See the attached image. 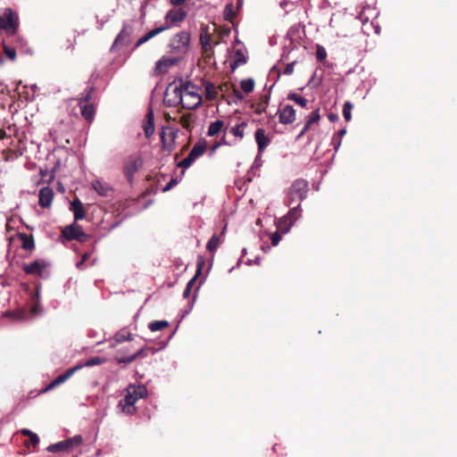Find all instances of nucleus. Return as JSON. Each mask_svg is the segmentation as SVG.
<instances>
[{"instance_id":"60","label":"nucleus","mask_w":457,"mask_h":457,"mask_svg":"<svg viewBox=\"0 0 457 457\" xmlns=\"http://www.w3.org/2000/svg\"><path fill=\"white\" fill-rule=\"evenodd\" d=\"M24 247H25V248H29L30 246H29V245L25 244V245H24Z\"/></svg>"},{"instance_id":"21","label":"nucleus","mask_w":457,"mask_h":457,"mask_svg":"<svg viewBox=\"0 0 457 457\" xmlns=\"http://www.w3.org/2000/svg\"><path fill=\"white\" fill-rule=\"evenodd\" d=\"M247 58L241 49H237L234 53L233 62L230 64L232 71H235L238 66L246 63Z\"/></svg>"},{"instance_id":"59","label":"nucleus","mask_w":457,"mask_h":457,"mask_svg":"<svg viewBox=\"0 0 457 457\" xmlns=\"http://www.w3.org/2000/svg\"><path fill=\"white\" fill-rule=\"evenodd\" d=\"M172 183H173V187H174L178 183L177 179H173Z\"/></svg>"},{"instance_id":"3","label":"nucleus","mask_w":457,"mask_h":457,"mask_svg":"<svg viewBox=\"0 0 457 457\" xmlns=\"http://www.w3.org/2000/svg\"><path fill=\"white\" fill-rule=\"evenodd\" d=\"M173 92L179 97L183 108L192 110L196 108L202 103V97L197 92V88L190 82L181 84L179 88L176 87Z\"/></svg>"},{"instance_id":"25","label":"nucleus","mask_w":457,"mask_h":457,"mask_svg":"<svg viewBox=\"0 0 457 457\" xmlns=\"http://www.w3.org/2000/svg\"><path fill=\"white\" fill-rule=\"evenodd\" d=\"M224 128V121L221 120H217L212 122L208 128L207 135L209 137L216 136L220 131Z\"/></svg>"},{"instance_id":"32","label":"nucleus","mask_w":457,"mask_h":457,"mask_svg":"<svg viewBox=\"0 0 457 457\" xmlns=\"http://www.w3.org/2000/svg\"><path fill=\"white\" fill-rule=\"evenodd\" d=\"M169 326V322L167 320H156L150 322L148 328L151 331L155 332L163 329Z\"/></svg>"},{"instance_id":"14","label":"nucleus","mask_w":457,"mask_h":457,"mask_svg":"<svg viewBox=\"0 0 457 457\" xmlns=\"http://www.w3.org/2000/svg\"><path fill=\"white\" fill-rule=\"evenodd\" d=\"M54 198L53 189L49 187H45L39 191V205L47 208L51 205Z\"/></svg>"},{"instance_id":"33","label":"nucleus","mask_w":457,"mask_h":457,"mask_svg":"<svg viewBox=\"0 0 457 457\" xmlns=\"http://www.w3.org/2000/svg\"><path fill=\"white\" fill-rule=\"evenodd\" d=\"M240 87L245 93L249 94L254 89V80L253 79H243L240 82Z\"/></svg>"},{"instance_id":"20","label":"nucleus","mask_w":457,"mask_h":457,"mask_svg":"<svg viewBox=\"0 0 457 457\" xmlns=\"http://www.w3.org/2000/svg\"><path fill=\"white\" fill-rule=\"evenodd\" d=\"M171 67V59L168 57H162L160 59L154 68L155 74H162L167 72Z\"/></svg>"},{"instance_id":"48","label":"nucleus","mask_w":457,"mask_h":457,"mask_svg":"<svg viewBox=\"0 0 457 457\" xmlns=\"http://www.w3.org/2000/svg\"><path fill=\"white\" fill-rule=\"evenodd\" d=\"M332 145H334V149L336 151H337V149L339 148V146L341 145V138L334 136L332 138Z\"/></svg>"},{"instance_id":"34","label":"nucleus","mask_w":457,"mask_h":457,"mask_svg":"<svg viewBox=\"0 0 457 457\" xmlns=\"http://www.w3.org/2000/svg\"><path fill=\"white\" fill-rule=\"evenodd\" d=\"M247 126L245 122H241L231 128L230 133H232L235 137L243 138L245 135V129Z\"/></svg>"},{"instance_id":"37","label":"nucleus","mask_w":457,"mask_h":457,"mask_svg":"<svg viewBox=\"0 0 457 457\" xmlns=\"http://www.w3.org/2000/svg\"><path fill=\"white\" fill-rule=\"evenodd\" d=\"M21 434H22L23 436H28L31 441V443L33 444V445H37L38 443H39V437L37 436V434H35L34 432H32L31 430L28 429V428H22L21 431Z\"/></svg>"},{"instance_id":"53","label":"nucleus","mask_w":457,"mask_h":457,"mask_svg":"<svg viewBox=\"0 0 457 457\" xmlns=\"http://www.w3.org/2000/svg\"><path fill=\"white\" fill-rule=\"evenodd\" d=\"M345 133H346V129H340V130L337 131L336 137H337L339 138H342V137H344Z\"/></svg>"},{"instance_id":"8","label":"nucleus","mask_w":457,"mask_h":457,"mask_svg":"<svg viewBox=\"0 0 457 457\" xmlns=\"http://www.w3.org/2000/svg\"><path fill=\"white\" fill-rule=\"evenodd\" d=\"M62 235L68 240L76 239L80 242H85L87 238V236L83 232L82 228L76 223L65 227L62 230Z\"/></svg>"},{"instance_id":"58","label":"nucleus","mask_w":457,"mask_h":457,"mask_svg":"<svg viewBox=\"0 0 457 457\" xmlns=\"http://www.w3.org/2000/svg\"><path fill=\"white\" fill-rule=\"evenodd\" d=\"M220 143H219V144L214 145L212 146V152H214V151L216 150V148L220 146Z\"/></svg>"},{"instance_id":"51","label":"nucleus","mask_w":457,"mask_h":457,"mask_svg":"<svg viewBox=\"0 0 457 457\" xmlns=\"http://www.w3.org/2000/svg\"><path fill=\"white\" fill-rule=\"evenodd\" d=\"M187 0H173V7H178L186 3Z\"/></svg>"},{"instance_id":"50","label":"nucleus","mask_w":457,"mask_h":457,"mask_svg":"<svg viewBox=\"0 0 457 457\" xmlns=\"http://www.w3.org/2000/svg\"><path fill=\"white\" fill-rule=\"evenodd\" d=\"M87 258H88V253H85V254L83 255L82 260L77 263V267H78L79 269H81V267H82V265H83L84 262H85Z\"/></svg>"},{"instance_id":"43","label":"nucleus","mask_w":457,"mask_h":457,"mask_svg":"<svg viewBox=\"0 0 457 457\" xmlns=\"http://www.w3.org/2000/svg\"><path fill=\"white\" fill-rule=\"evenodd\" d=\"M4 53L12 61L16 58V52L13 48L4 46Z\"/></svg>"},{"instance_id":"36","label":"nucleus","mask_w":457,"mask_h":457,"mask_svg":"<svg viewBox=\"0 0 457 457\" xmlns=\"http://www.w3.org/2000/svg\"><path fill=\"white\" fill-rule=\"evenodd\" d=\"M234 6L232 3L228 4L225 6L223 16L226 21H231L235 17Z\"/></svg>"},{"instance_id":"22","label":"nucleus","mask_w":457,"mask_h":457,"mask_svg":"<svg viewBox=\"0 0 457 457\" xmlns=\"http://www.w3.org/2000/svg\"><path fill=\"white\" fill-rule=\"evenodd\" d=\"M320 119V112H319V109L318 110H315L313 111L308 117H307V120L303 126V129H302L300 135H299V137L303 136L311 128V126L317 122Z\"/></svg>"},{"instance_id":"31","label":"nucleus","mask_w":457,"mask_h":457,"mask_svg":"<svg viewBox=\"0 0 457 457\" xmlns=\"http://www.w3.org/2000/svg\"><path fill=\"white\" fill-rule=\"evenodd\" d=\"M287 99L294 101L295 104H299L302 107H305L308 103V100L306 98L295 93H289L287 95Z\"/></svg>"},{"instance_id":"2","label":"nucleus","mask_w":457,"mask_h":457,"mask_svg":"<svg viewBox=\"0 0 457 457\" xmlns=\"http://www.w3.org/2000/svg\"><path fill=\"white\" fill-rule=\"evenodd\" d=\"M147 395V388L141 384H130L124 391L123 398L119 402L118 407L121 412L132 415L137 411L135 403Z\"/></svg>"},{"instance_id":"41","label":"nucleus","mask_w":457,"mask_h":457,"mask_svg":"<svg viewBox=\"0 0 457 457\" xmlns=\"http://www.w3.org/2000/svg\"><path fill=\"white\" fill-rule=\"evenodd\" d=\"M316 57L320 62H324L327 58L326 49L320 45H318L316 47Z\"/></svg>"},{"instance_id":"16","label":"nucleus","mask_w":457,"mask_h":457,"mask_svg":"<svg viewBox=\"0 0 457 457\" xmlns=\"http://www.w3.org/2000/svg\"><path fill=\"white\" fill-rule=\"evenodd\" d=\"M71 210L74 213V219L75 220H81L85 218V208L83 206V204L79 199H74L71 203Z\"/></svg>"},{"instance_id":"40","label":"nucleus","mask_w":457,"mask_h":457,"mask_svg":"<svg viewBox=\"0 0 457 457\" xmlns=\"http://www.w3.org/2000/svg\"><path fill=\"white\" fill-rule=\"evenodd\" d=\"M62 450H66L64 440L58 442L56 444L50 445L47 447V451L50 453H55V452L62 451Z\"/></svg>"},{"instance_id":"11","label":"nucleus","mask_w":457,"mask_h":457,"mask_svg":"<svg viewBox=\"0 0 457 457\" xmlns=\"http://www.w3.org/2000/svg\"><path fill=\"white\" fill-rule=\"evenodd\" d=\"M278 120L282 124H291L295 120V111L292 105H285L278 111Z\"/></svg>"},{"instance_id":"57","label":"nucleus","mask_w":457,"mask_h":457,"mask_svg":"<svg viewBox=\"0 0 457 457\" xmlns=\"http://www.w3.org/2000/svg\"><path fill=\"white\" fill-rule=\"evenodd\" d=\"M171 15V10H170L169 12H167L166 15H165V18L166 19H169Z\"/></svg>"},{"instance_id":"39","label":"nucleus","mask_w":457,"mask_h":457,"mask_svg":"<svg viewBox=\"0 0 457 457\" xmlns=\"http://www.w3.org/2000/svg\"><path fill=\"white\" fill-rule=\"evenodd\" d=\"M105 361L104 358L96 356L89 360H87L84 364H81L82 367H92L96 365H100Z\"/></svg>"},{"instance_id":"49","label":"nucleus","mask_w":457,"mask_h":457,"mask_svg":"<svg viewBox=\"0 0 457 457\" xmlns=\"http://www.w3.org/2000/svg\"><path fill=\"white\" fill-rule=\"evenodd\" d=\"M146 42H147V40H146L145 36H143V37H141L137 41V43H136V45H135V47L137 48V47L140 46L141 45H143V44H145V43H146Z\"/></svg>"},{"instance_id":"56","label":"nucleus","mask_w":457,"mask_h":457,"mask_svg":"<svg viewBox=\"0 0 457 457\" xmlns=\"http://www.w3.org/2000/svg\"><path fill=\"white\" fill-rule=\"evenodd\" d=\"M192 283H193V280H191V281L188 283V285H187V289L185 290V292H184V295H187V293L189 292V290H190V289H189V286H190Z\"/></svg>"},{"instance_id":"38","label":"nucleus","mask_w":457,"mask_h":457,"mask_svg":"<svg viewBox=\"0 0 457 457\" xmlns=\"http://www.w3.org/2000/svg\"><path fill=\"white\" fill-rule=\"evenodd\" d=\"M353 104L350 102H345L343 106V116L346 121H349L352 118V110Z\"/></svg>"},{"instance_id":"29","label":"nucleus","mask_w":457,"mask_h":457,"mask_svg":"<svg viewBox=\"0 0 457 457\" xmlns=\"http://www.w3.org/2000/svg\"><path fill=\"white\" fill-rule=\"evenodd\" d=\"M187 16V11L183 7H173V25L177 22L182 21Z\"/></svg>"},{"instance_id":"61","label":"nucleus","mask_w":457,"mask_h":457,"mask_svg":"<svg viewBox=\"0 0 457 457\" xmlns=\"http://www.w3.org/2000/svg\"><path fill=\"white\" fill-rule=\"evenodd\" d=\"M165 117H166L167 119H169V117H170L169 113H165Z\"/></svg>"},{"instance_id":"19","label":"nucleus","mask_w":457,"mask_h":457,"mask_svg":"<svg viewBox=\"0 0 457 457\" xmlns=\"http://www.w3.org/2000/svg\"><path fill=\"white\" fill-rule=\"evenodd\" d=\"M45 265L38 261H35L29 264L23 265V270L28 274L41 275L44 271Z\"/></svg>"},{"instance_id":"12","label":"nucleus","mask_w":457,"mask_h":457,"mask_svg":"<svg viewBox=\"0 0 457 457\" xmlns=\"http://www.w3.org/2000/svg\"><path fill=\"white\" fill-rule=\"evenodd\" d=\"M254 138L258 145V152L260 154L262 153L271 142L269 135L262 128H259L255 130Z\"/></svg>"},{"instance_id":"10","label":"nucleus","mask_w":457,"mask_h":457,"mask_svg":"<svg viewBox=\"0 0 457 457\" xmlns=\"http://www.w3.org/2000/svg\"><path fill=\"white\" fill-rule=\"evenodd\" d=\"M81 368H82V366H75L71 369H69L63 374H62V375L58 376L56 378H54L42 392L46 393L51 389H54L57 386L62 384L67 379H69L75 373V371L80 370Z\"/></svg>"},{"instance_id":"7","label":"nucleus","mask_w":457,"mask_h":457,"mask_svg":"<svg viewBox=\"0 0 457 457\" xmlns=\"http://www.w3.org/2000/svg\"><path fill=\"white\" fill-rule=\"evenodd\" d=\"M206 145L204 142H197L191 151L189 152L188 155L180 161L177 166L179 168L187 169L188 168L199 156L203 155L205 152Z\"/></svg>"},{"instance_id":"54","label":"nucleus","mask_w":457,"mask_h":457,"mask_svg":"<svg viewBox=\"0 0 457 457\" xmlns=\"http://www.w3.org/2000/svg\"><path fill=\"white\" fill-rule=\"evenodd\" d=\"M201 43H202L203 48L206 51L207 47L210 46L208 40L204 41L203 37H201Z\"/></svg>"},{"instance_id":"28","label":"nucleus","mask_w":457,"mask_h":457,"mask_svg":"<svg viewBox=\"0 0 457 457\" xmlns=\"http://www.w3.org/2000/svg\"><path fill=\"white\" fill-rule=\"evenodd\" d=\"M82 116L88 121H92L95 116V108L91 104H85L81 107Z\"/></svg>"},{"instance_id":"17","label":"nucleus","mask_w":457,"mask_h":457,"mask_svg":"<svg viewBox=\"0 0 457 457\" xmlns=\"http://www.w3.org/2000/svg\"><path fill=\"white\" fill-rule=\"evenodd\" d=\"M270 99V92L265 95H261L259 96L257 103L254 105V107H255L254 112L259 115L265 112L266 109L269 105Z\"/></svg>"},{"instance_id":"5","label":"nucleus","mask_w":457,"mask_h":457,"mask_svg":"<svg viewBox=\"0 0 457 457\" xmlns=\"http://www.w3.org/2000/svg\"><path fill=\"white\" fill-rule=\"evenodd\" d=\"M190 38L187 31H180L173 37V64L188 51Z\"/></svg>"},{"instance_id":"4","label":"nucleus","mask_w":457,"mask_h":457,"mask_svg":"<svg viewBox=\"0 0 457 457\" xmlns=\"http://www.w3.org/2000/svg\"><path fill=\"white\" fill-rule=\"evenodd\" d=\"M308 191L309 186L306 180L302 179L295 180L287 191V205L290 206L294 203L300 204V202L306 198Z\"/></svg>"},{"instance_id":"52","label":"nucleus","mask_w":457,"mask_h":457,"mask_svg":"<svg viewBox=\"0 0 457 457\" xmlns=\"http://www.w3.org/2000/svg\"><path fill=\"white\" fill-rule=\"evenodd\" d=\"M170 189H171V179H170V180L166 183V185H165V187H163L162 191H163V192H166V191H169V190H170Z\"/></svg>"},{"instance_id":"55","label":"nucleus","mask_w":457,"mask_h":457,"mask_svg":"<svg viewBox=\"0 0 457 457\" xmlns=\"http://www.w3.org/2000/svg\"><path fill=\"white\" fill-rule=\"evenodd\" d=\"M328 119H329V120H331V121H335V120H337V114H334V113H330V114L328 115Z\"/></svg>"},{"instance_id":"47","label":"nucleus","mask_w":457,"mask_h":457,"mask_svg":"<svg viewBox=\"0 0 457 457\" xmlns=\"http://www.w3.org/2000/svg\"><path fill=\"white\" fill-rule=\"evenodd\" d=\"M295 64V62L287 64V66L284 69L283 73L285 75H291L294 72Z\"/></svg>"},{"instance_id":"26","label":"nucleus","mask_w":457,"mask_h":457,"mask_svg":"<svg viewBox=\"0 0 457 457\" xmlns=\"http://www.w3.org/2000/svg\"><path fill=\"white\" fill-rule=\"evenodd\" d=\"M83 442V438L81 436L77 435L72 437H70L64 440L66 450H72L78 446H79Z\"/></svg>"},{"instance_id":"35","label":"nucleus","mask_w":457,"mask_h":457,"mask_svg":"<svg viewBox=\"0 0 457 457\" xmlns=\"http://www.w3.org/2000/svg\"><path fill=\"white\" fill-rule=\"evenodd\" d=\"M169 29V25L168 23L163 25V26H160V27H156L154 28V29H151L149 32H147L145 36L146 37V40H150L151 38L154 37L155 36L159 35L160 33H162V31L166 30Z\"/></svg>"},{"instance_id":"45","label":"nucleus","mask_w":457,"mask_h":457,"mask_svg":"<svg viewBox=\"0 0 457 457\" xmlns=\"http://www.w3.org/2000/svg\"><path fill=\"white\" fill-rule=\"evenodd\" d=\"M3 316L4 317H11L14 320H21L23 319V314L22 313H13V312H5L3 313Z\"/></svg>"},{"instance_id":"27","label":"nucleus","mask_w":457,"mask_h":457,"mask_svg":"<svg viewBox=\"0 0 457 457\" xmlns=\"http://www.w3.org/2000/svg\"><path fill=\"white\" fill-rule=\"evenodd\" d=\"M218 93H219V89L213 84L209 82L205 85L206 99H208L210 101L216 99L218 96Z\"/></svg>"},{"instance_id":"46","label":"nucleus","mask_w":457,"mask_h":457,"mask_svg":"<svg viewBox=\"0 0 457 457\" xmlns=\"http://www.w3.org/2000/svg\"><path fill=\"white\" fill-rule=\"evenodd\" d=\"M142 353H143V349H140L136 353H134L133 355H131L129 357H127L126 359L122 360L121 361L131 362V361H135L137 357H139L142 354Z\"/></svg>"},{"instance_id":"42","label":"nucleus","mask_w":457,"mask_h":457,"mask_svg":"<svg viewBox=\"0 0 457 457\" xmlns=\"http://www.w3.org/2000/svg\"><path fill=\"white\" fill-rule=\"evenodd\" d=\"M130 339H131L130 334H129V333L128 334L118 333L114 337V340H115L116 344H120V343H123V342L130 340Z\"/></svg>"},{"instance_id":"13","label":"nucleus","mask_w":457,"mask_h":457,"mask_svg":"<svg viewBox=\"0 0 457 457\" xmlns=\"http://www.w3.org/2000/svg\"><path fill=\"white\" fill-rule=\"evenodd\" d=\"M131 28L124 25L121 31L116 37L112 49L117 46H127L130 42Z\"/></svg>"},{"instance_id":"44","label":"nucleus","mask_w":457,"mask_h":457,"mask_svg":"<svg viewBox=\"0 0 457 457\" xmlns=\"http://www.w3.org/2000/svg\"><path fill=\"white\" fill-rule=\"evenodd\" d=\"M270 240H271V244L272 245H277L279 241L281 240V235L278 233V232H274L273 234H271L270 236Z\"/></svg>"},{"instance_id":"15","label":"nucleus","mask_w":457,"mask_h":457,"mask_svg":"<svg viewBox=\"0 0 457 457\" xmlns=\"http://www.w3.org/2000/svg\"><path fill=\"white\" fill-rule=\"evenodd\" d=\"M142 160L140 158H133L128 161L124 166V173L129 180H131L134 173L141 167Z\"/></svg>"},{"instance_id":"18","label":"nucleus","mask_w":457,"mask_h":457,"mask_svg":"<svg viewBox=\"0 0 457 457\" xmlns=\"http://www.w3.org/2000/svg\"><path fill=\"white\" fill-rule=\"evenodd\" d=\"M92 187L101 196H108L112 191V187L102 180H95L92 182Z\"/></svg>"},{"instance_id":"6","label":"nucleus","mask_w":457,"mask_h":457,"mask_svg":"<svg viewBox=\"0 0 457 457\" xmlns=\"http://www.w3.org/2000/svg\"><path fill=\"white\" fill-rule=\"evenodd\" d=\"M19 27V16L11 8H6L0 14V29L8 34L16 33Z\"/></svg>"},{"instance_id":"9","label":"nucleus","mask_w":457,"mask_h":457,"mask_svg":"<svg viewBox=\"0 0 457 457\" xmlns=\"http://www.w3.org/2000/svg\"><path fill=\"white\" fill-rule=\"evenodd\" d=\"M300 204H297V205L290 209L288 213L280 220L279 228L281 229L285 228L286 230L289 229L294 222L300 217Z\"/></svg>"},{"instance_id":"1","label":"nucleus","mask_w":457,"mask_h":457,"mask_svg":"<svg viewBox=\"0 0 457 457\" xmlns=\"http://www.w3.org/2000/svg\"><path fill=\"white\" fill-rule=\"evenodd\" d=\"M170 85L171 84H169L164 89L163 86L157 84L153 89L151 107L149 108L145 120L143 124L144 132L146 137L152 136L154 131L153 106L158 104L161 102H162L167 106L171 105V100L167 97L169 87Z\"/></svg>"},{"instance_id":"30","label":"nucleus","mask_w":457,"mask_h":457,"mask_svg":"<svg viewBox=\"0 0 457 457\" xmlns=\"http://www.w3.org/2000/svg\"><path fill=\"white\" fill-rule=\"evenodd\" d=\"M220 237L217 234H214V235L212 236V237L208 241V243L206 245V248L210 252L213 253V252H215L217 250V248L220 245Z\"/></svg>"},{"instance_id":"23","label":"nucleus","mask_w":457,"mask_h":457,"mask_svg":"<svg viewBox=\"0 0 457 457\" xmlns=\"http://www.w3.org/2000/svg\"><path fill=\"white\" fill-rule=\"evenodd\" d=\"M40 295L39 290L37 289L34 295H32V306L30 308L31 314L33 316H37L42 313L43 310L39 305Z\"/></svg>"},{"instance_id":"24","label":"nucleus","mask_w":457,"mask_h":457,"mask_svg":"<svg viewBox=\"0 0 457 457\" xmlns=\"http://www.w3.org/2000/svg\"><path fill=\"white\" fill-rule=\"evenodd\" d=\"M171 137V129L168 126H163L161 132L162 148L163 150H170L169 137Z\"/></svg>"}]
</instances>
